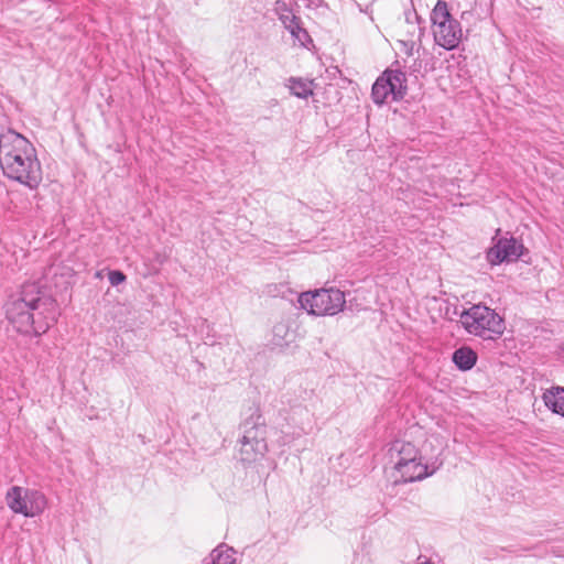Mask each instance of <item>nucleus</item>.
<instances>
[{
    "mask_svg": "<svg viewBox=\"0 0 564 564\" xmlns=\"http://www.w3.org/2000/svg\"><path fill=\"white\" fill-rule=\"evenodd\" d=\"M56 301L35 283L23 284L6 303V316L13 328L24 335L41 336L57 321Z\"/></svg>",
    "mask_w": 564,
    "mask_h": 564,
    "instance_id": "nucleus-1",
    "label": "nucleus"
},
{
    "mask_svg": "<svg viewBox=\"0 0 564 564\" xmlns=\"http://www.w3.org/2000/svg\"><path fill=\"white\" fill-rule=\"evenodd\" d=\"M0 166L8 178L30 189H36L42 182V167L35 148L13 130L0 135Z\"/></svg>",
    "mask_w": 564,
    "mask_h": 564,
    "instance_id": "nucleus-2",
    "label": "nucleus"
},
{
    "mask_svg": "<svg viewBox=\"0 0 564 564\" xmlns=\"http://www.w3.org/2000/svg\"><path fill=\"white\" fill-rule=\"evenodd\" d=\"M459 321L468 334L484 339H497L506 329L503 317L484 304H474L464 310Z\"/></svg>",
    "mask_w": 564,
    "mask_h": 564,
    "instance_id": "nucleus-3",
    "label": "nucleus"
},
{
    "mask_svg": "<svg viewBox=\"0 0 564 564\" xmlns=\"http://www.w3.org/2000/svg\"><path fill=\"white\" fill-rule=\"evenodd\" d=\"M431 21L435 43L447 51L456 48L462 41L463 30L459 21L452 17L446 1L436 2Z\"/></svg>",
    "mask_w": 564,
    "mask_h": 564,
    "instance_id": "nucleus-4",
    "label": "nucleus"
},
{
    "mask_svg": "<svg viewBox=\"0 0 564 564\" xmlns=\"http://www.w3.org/2000/svg\"><path fill=\"white\" fill-rule=\"evenodd\" d=\"M299 303L308 314L315 316H334L341 312L346 304L345 292L336 288L303 292Z\"/></svg>",
    "mask_w": 564,
    "mask_h": 564,
    "instance_id": "nucleus-5",
    "label": "nucleus"
},
{
    "mask_svg": "<svg viewBox=\"0 0 564 564\" xmlns=\"http://www.w3.org/2000/svg\"><path fill=\"white\" fill-rule=\"evenodd\" d=\"M260 419V416L249 417L241 425L243 433L239 440V455L243 463H254L268 452L267 425Z\"/></svg>",
    "mask_w": 564,
    "mask_h": 564,
    "instance_id": "nucleus-6",
    "label": "nucleus"
},
{
    "mask_svg": "<svg viewBox=\"0 0 564 564\" xmlns=\"http://www.w3.org/2000/svg\"><path fill=\"white\" fill-rule=\"evenodd\" d=\"M7 506L14 512L26 518L41 514L46 506L45 495L35 489H23L19 486L11 487L6 495Z\"/></svg>",
    "mask_w": 564,
    "mask_h": 564,
    "instance_id": "nucleus-7",
    "label": "nucleus"
},
{
    "mask_svg": "<svg viewBox=\"0 0 564 564\" xmlns=\"http://www.w3.org/2000/svg\"><path fill=\"white\" fill-rule=\"evenodd\" d=\"M406 94V76L400 69H387L372 85L371 97L375 104L383 105L391 100L399 101Z\"/></svg>",
    "mask_w": 564,
    "mask_h": 564,
    "instance_id": "nucleus-8",
    "label": "nucleus"
},
{
    "mask_svg": "<svg viewBox=\"0 0 564 564\" xmlns=\"http://www.w3.org/2000/svg\"><path fill=\"white\" fill-rule=\"evenodd\" d=\"M523 245L514 237L494 238V246L487 251L491 264L517 261L522 254Z\"/></svg>",
    "mask_w": 564,
    "mask_h": 564,
    "instance_id": "nucleus-9",
    "label": "nucleus"
},
{
    "mask_svg": "<svg viewBox=\"0 0 564 564\" xmlns=\"http://www.w3.org/2000/svg\"><path fill=\"white\" fill-rule=\"evenodd\" d=\"M420 455V449L413 443L404 440H395L388 447V456L393 464L394 470L412 459H419Z\"/></svg>",
    "mask_w": 564,
    "mask_h": 564,
    "instance_id": "nucleus-10",
    "label": "nucleus"
},
{
    "mask_svg": "<svg viewBox=\"0 0 564 564\" xmlns=\"http://www.w3.org/2000/svg\"><path fill=\"white\" fill-rule=\"evenodd\" d=\"M437 467L430 469V467L422 462V455L419 459H412L404 466L395 469L399 474V478L394 479V484H408L423 480L424 478L432 476L436 471Z\"/></svg>",
    "mask_w": 564,
    "mask_h": 564,
    "instance_id": "nucleus-11",
    "label": "nucleus"
},
{
    "mask_svg": "<svg viewBox=\"0 0 564 564\" xmlns=\"http://www.w3.org/2000/svg\"><path fill=\"white\" fill-rule=\"evenodd\" d=\"M478 356L468 346L457 348L452 356L454 365L462 371L470 370L477 362Z\"/></svg>",
    "mask_w": 564,
    "mask_h": 564,
    "instance_id": "nucleus-12",
    "label": "nucleus"
},
{
    "mask_svg": "<svg viewBox=\"0 0 564 564\" xmlns=\"http://www.w3.org/2000/svg\"><path fill=\"white\" fill-rule=\"evenodd\" d=\"M543 401L553 413L564 416V388L552 387L543 393Z\"/></svg>",
    "mask_w": 564,
    "mask_h": 564,
    "instance_id": "nucleus-13",
    "label": "nucleus"
},
{
    "mask_svg": "<svg viewBox=\"0 0 564 564\" xmlns=\"http://www.w3.org/2000/svg\"><path fill=\"white\" fill-rule=\"evenodd\" d=\"M289 33L291 34L294 43H297L300 46L308 47L310 44H313V40L306 29L303 26L302 19L299 18L297 21L288 24L284 26Z\"/></svg>",
    "mask_w": 564,
    "mask_h": 564,
    "instance_id": "nucleus-14",
    "label": "nucleus"
},
{
    "mask_svg": "<svg viewBox=\"0 0 564 564\" xmlns=\"http://www.w3.org/2000/svg\"><path fill=\"white\" fill-rule=\"evenodd\" d=\"M272 341L275 346L284 347L293 340V334L286 322H278L272 328Z\"/></svg>",
    "mask_w": 564,
    "mask_h": 564,
    "instance_id": "nucleus-15",
    "label": "nucleus"
},
{
    "mask_svg": "<svg viewBox=\"0 0 564 564\" xmlns=\"http://www.w3.org/2000/svg\"><path fill=\"white\" fill-rule=\"evenodd\" d=\"M274 12L278 15L279 21L286 26L300 18L294 13L293 8L284 0H276L274 3Z\"/></svg>",
    "mask_w": 564,
    "mask_h": 564,
    "instance_id": "nucleus-16",
    "label": "nucleus"
},
{
    "mask_svg": "<svg viewBox=\"0 0 564 564\" xmlns=\"http://www.w3.org/2000/svg\"><path fill=\"white\" fill-rule=\"evenodd\" d=\"M292 95L306 99L313 95L312 82H305L301 78L291 77L288 85Z\"/></svg>",
    "mask_w": 564,
    "mask_h": 564,
    "instance_id": "nucleus-17",
    "label": "nucleus"
},
{
    "mask_svg": "<svg viewBox=\"0 0 564 564\" xmlns=\"http://www.w3.org/2000/svg\"><path fill=\"white\" fill-rule=\"evenodd\" d=\"M205 564H235L234 550H223L221 546H218L213 550Z\"/></svg>",
    "mask_w": 564,
    "mask_h": 564,
    "instance_id": "nucleus-18",
    "label": "nucleus"
},
{
    "mask_svg": "<svg viewBox=\"0 0 564 564\" xmlns=\"http://www.w3.org/2000/svg\"><path fill=\"white\" fill-rule=\"evenodd\" d=\"M108 280L112 286H117V285L123 283L127 280V276L120 270H112V271H109V273H108Z\"/></svg>",
    "mask_w": 564,
    "mask_h": 564,
    "instance_id": "nucleus-19",
    "label": "nucleus"
},
{
    "mask_svg": "<svg viewBox=\"0 0 564 564\" xmlns=\"http://www.w3.org/2000/svg\"><path fill=\"white\" fill-rule=\"evenodd\" d=\"M311 6L318 7L322 3V0H307Z\"/></svg>",
    "mask_w": 564,
    "mask_h": 564,
    "instance_id": "nucleus-20",
    "label": "nucleus"
}]
</instances>
